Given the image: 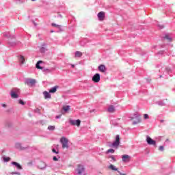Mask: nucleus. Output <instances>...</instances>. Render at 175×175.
<instances>
[{
    "label": "nucleus",
    "instance_id": "37",
    "mask_svg": "<svg viewBox=\"0 0 175 175\" xmlns=\"http://www.w3.org/2000/svg\"><path fill=\"white\" fill-rule=\"evenodd\" d=\"M12 174H18V175H20V173H18V172H14V173H12Z\"/></svg>",
    "mask_w": 175,
    "mask_h": 175
},
{
    "label": "nucleus",
    "instance_id": "12",
    "mask_svg": "<svg viewBox=\"0 0 175 175\" xmlns=\"http://www.w3.org/2000/svg\"><path fill=\"white\" fill-rule=\"evenodd\" d=\"M43 95L44 96V99H50L51 98V94H50L47 91H44L43 92Z\"/></svg>",
    "mask_w": 175,
    "mask_h": 175
},
{
    "label": "nucleus",
    "instance_id": "1",
    "mask_svg": "<svg viewBox=\"0 0 175 175\" xmlns=\"http://www.w3.org/2000/svg\"><path fill=\"white\" fill-rule=\"evenodd\" d=\"M60 143L62 145V148H69V139L65 137H62L60 139Z\"/></svg>",
    "mask_w": 175,
    "mask_h": 175
},
{
    "label": "nucleus",
    "instance_id": "11",
    "mask_svg": "<svg viewBox=\"0 0 175 175\" xmlns=\"http://www.w3.org/2000/svg\"><path fill=\"white\" fill-rule=\"evenodd\" d=\"M12 165H14V166L16 167L17 169H18V170H22L23 167L20 165V163L16 162V161H13L12 163Z\"/></svg>",
    "mask_w": 175,
    "mask_h": 175
},
{
    "label": "nucleus",
    "instance_id": "9",
    "mask_svg": "<svg viewBox=\"0 0 175 175\" xmlns=\"http://www.w3.org/2000/svg\"><path fill=\"white\" fill-rule=\"evenodd\" d=\"M98 17L100 21H103V20H105V12H100L98 14Z\"/></svg>",
    "mask_w": 175,
    "mask_h": 175
},
{
    "label": "nucleus",
    "instance_id": "33",
    "mask_svg": "<svg viewBox=\"0 0 175 175\" xmlns=\"http://www.w3.org/2000/svg\"><path fill=\"white\" fill-rule=\"evenodd\" d=\"M52 151L55 152V154H58V151L55 150V149H52Z\"/></svg>",
    "mask_w": 175,
    "mask_h": 175
},
{
    "label": "nucleus",
    "instance_id": "10",
    "mask_svg": "<svg viewBox=\"0 0 175 175\" xmlns=\"http://www.w3.org/2000/svg\"><path fill=\"white\" fill-rule=\"evenodd\" d=\"M98 70L102 73L106 72V66L101 64L98 66Z\"/></svg>",
    "mask_w": 175,
    "mask_h": 175
},
{
    "label": "nucleus",
    "instance_id": "24",
    "mask_svg": "<svg viewBox=\"0 0 175 175\" xmlns=\"http://www.w3.org/2000/svg\"><path fill=\"white\" fill-rule=\"evenodd\" d=\"M111 153V154H114V149H109L107 151V154H109V153Z\"/></svg>",
    "mask_w": 175,
    "mask_h": 175
},
{
    "label": "nucleus",
    "instance_id": "4",
    "mask_svg": "<svg viewBox=\"0 0 175 175\" xmlns=\"http://www.w3.org/2000/svg\"><path fill=\"white\" fill-rule=\"evenodd\" d=\"M25 83L29 87H32V85H35L36 81L33 79H28L26 80Z\"/></svg>",
    "mask_w": 175,
    "mask_h": 175
},
{
    "label": "nucleus",
    "instance_id": "3",
    "mask_svg": "<svg viewBox=\"0 0 175 175\" xmlns=\"http://www.w3.org/2000/svg\"><path fill=\"white\" fill-rule=\"evenodd\" d=\"M122 161L124 163H128V162H131V156L128 154L122 155Z\"/></svg>",
    "mask_w": 175,
    "mask_h": 175
},
{
    "label": "nucleus",
    "instance_id": "5",
    "mask_svg": "<svg viewBox=\"0 0 175 175\" xmlns=\"http://www.w3.org/2000/svg\"><path fill=\"white\" fill-rule=\"evenodd\" d=\"M92 80L94 83H99V81H100V75H99V73L95 74Z\"/></svg>",
    "mask_w": 175,
    "mask_h": 175
},
{
    "label": "nucleus",
    "instance_id": "32",
    "mask_svg": "<svg viewBox=\"0 0 175 175\" xmlns=\"http://www.w3.org/2000/svg\"><path fill=\"white\" fill-rule=\"evenodd\" d=\"M61 117H62V114H60V115H59V116H57L55 117V118L58 119V118H61Z\"/></svg>",
    "mask_w": 175,
    "mask_h": 175
},
{
    "label": "nucleus",
    "instance_id": "25",
    "mask_svg": "<svg viewBox=\"0 0 175 175\" xmlns=\"http://www.w3.org/2000/svg\"><path fill=\"white\" fill-rule=\"evenodd\" d=\"M3 159L4 162H9V161H10V157H3Z\"/></svg>",
    "mask_w": 175,
    "mask_h": 175
},
{
    "label": "nucleus",
    "instance_id": "6",
    "mask_svg": "<svg viewBox=\"0 0 175 175\" xmlns=\"http://www.w3.org/2000/svg\"><path fill=\"white\" fill-rule=\"evenodd\" d=\"M146 142L148 144H150V146H155V144H157V142H155V140L152 139L149 136L146 137Z\"/></svg>",
    "mask_w": 175,
    "mask_h": 175
},
{
    "label": "nucleus",
    "instance_id": "30",
    "mask_svg": "<svg viewBox=\"0 0 175 175\" xmlns=\"http://www.w3.org/2000/svg\"><path fill=\"white\" fill-rule=\"evenodd\" d=\"M109 158H111L112 159V161H113V162H116V158L114 157V156H110Z\"/></svg>",
    "mask_w": 175,
    "mask_h": 175
},
{
    "label": "nucleus",
    "instance_id": "18",
    "mask_svg": "<svg viewBox=\"0 0 175 175\" xmlns=\"http://www.w3.org/2000/svg\"><path fill=\"white\" fill-rule=\"evenodd\" d=\"M109 169H110V170H113L114 172H117L118 170V169L116 167V166H114L113 164H111L109 166Z\"/></svg>",
    "mask_w": 175,
    "mask_h": 175
},
{
    "label": "nucleus",
    "instance_id": "38",
    "mask_svg": "<svg viewBox=\"0 0 175 175\" xmlns=\"http://www.w3.org/2000/svg\"><path fill=\"white\" fill-rule=\"evenodd\" d=\"M2 106H3V107H6V105H5V104H3Z\"/></svg>",
    "mask_w": 175,
    "mask_h": 175
},
{
    "label": "nucleus",
    "instance_id": "22",
    "mask_svg": "<svg viewBox=\"0 0 175 175\" xmlns=\"http://www.w3.org/2000/svg\"><path fill=\"white\" fill-rule=\"evenodd\" d=\"M164 39H167V40H169V42H172V38H170L169 35H165Z\"/></svg>",
    "mask_w": 175,
    "mask_h": 175
},
{
    "label": "nucleus",
    "instance_id": "40",
    "mask_svg": "<svg viewBox=\"0 0 175 175\" xmlns=\"http://www.w3.org/2000/svg\"><path fill=\"white\" fill-rule=\"evenodd\" d=\"M161 122H163V120H161Z\"/></svg>",
    "mask_w": 175,
    "mask_h": 175
},
{
    "label": "nucleus",
    "instance_id": "2",
    "mask_svg": "<svg viewBox=\"0 0 175 175\" xmlns=\"http://www.w3.org/2000/svg\"><path fill=\"white\" fill-rule=\"evenodd\" d=\"M113 147H115L116 148H118V146H120V135H117L116 136V140L112 144Z\"/></svg>",
    "mask_w": 175,
    "mask_h": 175
},
{
    "label": "nucleus",
    "instance_id": "28",
    "mask_svg": "<svg viewBox=\"0 0 175 175\" xmlns=\"http://www.w3.org/2000/svg\"><path fill=\"white\" fill-rule=\"evenodd\" d=\"M139 122H140V119H137V121H134L133 122V124L135 125V124H139Z\"/></svg>",
    "mask_w": 175,
    "mask_h": 175
},
{
    "label": "nucleus",
    "instance_id": "36",
    "mask_svg": "<svg viewBox=\"0 0 175 175\" xmlns=\"http://www.w3.org/2000/svg\"><path fill=\"white\" fill-rule=\"evenodd\" d=\"M118 172L120 175H126V174H122V173L120 172V171H118Z\"/></svg>",
    "mask_w": 175,
    "mask_h": 175
},
{
    "label": "nucleus",
    "instance_id": "23",
    "mask_svg": "<svg viewBox=\"0 0 175 175\" xmlns=\"http://www.w3.org/2000/svg\"><path fill=\"white\" fill-rule=\"evenodd\" d=\"M49 131H54L55 129V126H48Z\"/></svg>",
    "mask_w": 175,
    "mask_h": 175
},
{
    "label": "nucleus",
    "instance_id": "17",
    "mask_svg": "<svg viewBox=\"0 0 175 175\" xmlns=\"http://www.w3.org/2000/svg\"><path fill=\"white\" fill-rule=\"evenodd\" d=\"M108 111L109 113H114V111H116V108H114V106L111 105L108 108Z\"/></svg>",
    "mask_w": 175,
    "mask_h": 175
},
{
    "label": "nucleus",
    "instance_id": "34",
    "mask_svg": "<svg viewBox=\"0 0 175 175\" xmlns=\"http://www.w3.org/2000/svg\"><path fill=\"white\" fill-rule=\"evenodd\" d=\"M53 161H58V159L57 158V157H53Z\"/></svg>",
    "mask_w": 175,
    "mask_h": 175
},
{
    "label": "nucleus",
    "instance_id": "27",
    "mask_svg": "<svg viewBox=\"0 0 175 175\" xmlns=\"http://www.w3.org/2000/svg\"><path fill=\"white\" fill-rule=\"evenodd\" d=\"M52 27H56L57 28H61V25H57L55 23H52Z\"/></svg>",
    "mask_w": 175,
    "mask_h": 175
},
{
    "label": "nucleus",
    "instance_id": "20",
    "mask_svg": "<svg viewBox=\"0 0 175 175\" xmlns=\"http://www.w3.org/2000/svg\"><path fill=\"white\" fill-rule=\"evenodd\" d=\"M19 61H20L21 64L22 65H23V64L25 63V58L24 57V56H21L20 59H19Z\"/></svg>",
    "mask_w": 175,
    "mask_h": 175
},
{
    "label": "nucleus",
    "instance_id": "35",
    "mask_svg": "<svg viewBox=\"0 0 175 175\" xmlns=\"http://www.w3.org/2000/svg\"><path fill=\"white\" fill-rule=\"evenodd\" d=\"M50 72V70L49 68L44 69V72Z\"/></svg>",
    "mask_w": 175,
    "mask_h": 175
},
{
    "label": "nucleus",
    "instance_id": "26",
    "mask_svg": "<svg viewBox=\"0 0 175 175\" xmlns=\"http://www.w3.org/2000/svg\"><path fill=\"white\" fill-rule=\"evenodd\" d=\"M144 120H148V118H150V116H148V114L145 113L144 114Z\"/></svg>",
    "mask_w": 175,
    "mask_h": 175
},
{
    "label": "nucleus",
    "instance_id": "29",
    "mask_svg": "<svg viewBox=\"0 0 175 175\" xmlns=\"http://www.w3.org/2000/svg\"><path fill=\"white\" fill-rule=\"evenodd\" d=\"M19 103H20L21 105H23V106H24V105H25V103H24V101H23V100H19Z\"/></svg>",
    "mask_w": 175,
    "mask_h": 175
},
{
    "label": "nucleus",
    "instance_id": "16",
    "mask_svg": "<svg viewBox=\"0 0 175 175\" xmlns=\"http://www.w3.org/2000/svg\"><path fill=\"white\" fill-rule=\"evenodd\" d=\"M80 57H83V53L77 51L75 52V58H80Z\"/></svg>",
    "mask_w": 175,
    "mask_h": 175
},
{
    "label": "nucleus",
    "instance_id": "39",
    "mask_svg": "<svg viewBox=\"0 0 175 175\" xmlns=\"http://www.w3.org/2000/svg\"><path fill=\"white\" fill-rule=\"evenodd\" d=\"M71 66H72V68H75V65L74 64H72Z\"/></svg>",
    "mask_w": 175,
    "mask_h": 175
},
{
    "label": "nucleus",
    "instance_id": "7",
    "mask_svg": "<svg viewBox=\"0 0 175 175\" xmlns=\"http://www.w3.org/2000/svg\"><path fill=\"white\" fill-rule=\"evenodd\" d=\"M70 124H71V125H76L77 126H80V124H81V121L80 120H70Z\"/></svg>",
    "mask_w": 175,
    "mask_h": 175
},
{
    "label": "nucleus",
    "instance_id": "13",
    "mask_svg": "<svg viewBox=\"0 0 175 175\" xmlns=\"http://www.w3.org/2000/svg\"><path fill=\"white\" fill-rule=\"evenodd\" d=\"M40 64H43V62L42 60H40L37 62L36 68L37 69H40L41 70H43V67L40 66Z\"/></svg>",
    "mask_w": 175,
    "mask_h": 175
},
{
    "label": "nucleus",
    "instance_id": "21",
    "mask_svg": "<svg viewBox=\"0 0 175 175\" xmlns=\"http://www.w3.org/2000/svg\"><path fill=\"white\" fill-rule=\"evenodd\" d=\"M63 110L64 111H69V110H70V106H69V105L64 106Z\"/></svg>",
    "mask_w": 175,
    "mask_h": 175
},
{
    "label": "nucleus",
    "instance_id": "19",
    "mask_svg": "<svg viewBox=\"0 0 175 175\" xmlns=\"http://www.w3.org/2000/svg\"><path fill=\"white\" fill-rule=\"evenodd\" d=\"M11 97L13 98L14 99H16V98H18V95H17V94H16L14 92L12 91Z\"/></svg>",
    "mask_w": 175,
    "mask_h": 175
},
{
    "label": "nucleus",
    "instance_id": "14",
    "mask_svg": "<svg viewBox=\"0 0 175 175\" xmlns=\"http://www.w3.org/2000/svg\"><path fill=\"white\" fill-rule=\"evenodd\" d=\"M59 87L58 85H55V87L52 88L50 90L49 92L51 94H55V92H57V90H58Z\"/></svg>",
    "mask_w": 175,
    "mask_h": 175
},
{
    "label": "nucleus",
    "instance_id": "8",
    "mask_svg": "<svg viewBox=\"0 0 175 175\" xmlns=\"http://www.w3.org/2000/svg\"><path fill=\"white\" fill-rule=\"evenodd\" d=\"M77 172L78 174H81L84 172V167L81 165H78L77 168Z\"/></svg>",
    "mask_w": 175,
    "mask_h": 175
},
{
    "label": "nucleus",
    "instance_id": "41",
    "mask_svg": "<svg viewBox=\"0 0 175 175\" xmlns=\"http://www.w3.org/2000/svg\"><path fill=\"white\" fill-rule=\"evenodd\" d=\"M31 1H36V0H31Z\"/></svg>",
    "mask_w": 175,
    "mask_h": 175
},
{
    "label": "nucleus",
    "instance_id": "15",
    "mask_svg": "<svg viewBox=\"0 0 175 175\" xmlns=\"http://www.w3.org/2000/svg\"><path fill=\"white\" fill-rule=\"evenodd\" d=\"M39 169H45L46 168V163L44 162H40L38 164Z\"/></svg>",
    "mask_w": 175,
    "mask_h": 175
},
{
    "label": "nucleus",
    "instance_id": "31",
    "mask_svg": "<svg viewBox=\"0 0 175 175\" xmlns=\"http://www.w3.org/2000/svg\"><path fill=\"white\" fill-rule=\"evenodd\" d=\"M159 150H160V151H163V150H164V148H163V146H159Z\"/></svg>",
    "mask_w": 175,
    "mask_h": 175
}]
</instances>
